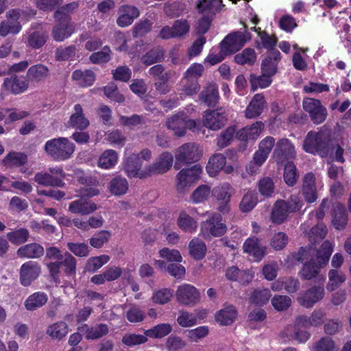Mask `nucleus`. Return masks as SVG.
<instances>
[{
    "label": "nucleus",
    "mask_w": 351,
    "mask_h": 351,
    "mask_svg": "<svg viewBox=\"0 0 351 351\" xmlns=\"http://www.w3.org/2000/svg\"><path fill=\"white\" fill-rule=\"evenodd\" d=\"M332 251V244L325 241L317 250L316 257L311 258L303 263L298 272L299 276L304 280H314L318 283L323 282L325 277L321 274V269L328 263Z\"/></svg>",
    "instance_id": "1"
},
{
    "label": "nucleus",
    "mask_w": 351,
    "mask_h": 351,
    "mask_svg": "<svg viewBox=\"0 0 351 351\" xmlns=\"http://www.w3.org/2000/svg\"><path fill=\"white\" fill-rule=\"evenodd\" d=\"M302 149L305 152L322 158L331 156L334 147L330 130L322 127L318 131H309L304 139Z\"/></svg>",
    "instance_id": "2"
},
{
    "label": "nucleus",
    "mask_w": 351,
    "mask_h": 351,
    "mask_svg": "<svg viewBox=\"0 0 351 351\" xmlns=\"http://www.w3.org/2000/svg\"><path fill=\"white\" fill-rule=\"evenodd\" d=\"M75 149V145L65 137L48 140L44 146L47 155L54 161H64L71 158Z\"/></svg>",
    "instance_id": "3"
},
{
    "label": "nucleus",
    "mask_w": 351,
    "mask_h": 351,
    "mask_svg": "<svg viewBox=\"0 0 351 351\" xmlns=\"http://www.w3.org/2000/svg\"><path fill=\"white\" fill-rule=\"evenodd\" d=\"M76 258L69 252L64 254L62 259L47 263L49 275L56 282H60L59 274L60 268L63 267L64 274L69 277H75L76 274Z\"/></svg>",
    "instance_id": "4"
},
{
    "label": "nucleus",
    "mask_w": 351,
    "mask_h": 351,
    "mask_svg": "<svg viewBox=\"0 0 351 351\" xmlns=\"http://www.w3.org/2000/svg\"><path fill=\"white\" fill-rule=\"evenodd\" d=\"M179 170L176 176V189L179 193H184L199 180L202 168L200 165L195 164L190 168L183 167Z\"/></svg>",
    "instance_id": "5"
},
{
    "label": "nucleus",
    "mask_w": 351,
    "mask_h": 351,
    "mask_svg": "<svg viewBox=\"0 0 351 351\" xmlns=\"http://www.w3.org/2000/svg\"><path fill=\"white\" fill-rule=\"evenodd\" d=\"M302 205L298 195H291L289 201L278 199L273 206L271 219H287L289 214L299 211Z\"/></svg>",
    "instance_id": "6"
},
{
    "label": "nucleus",
    "mask_w": 351,
    "mask_h": 351,
    "mask_svg": "<svg viewBox=\"0 0 351 351\" xmlns=\"http://www.w3.org/2000/svg\"><path fill=\"white\" fill-rule=\"evenodd\" d=\"M202 156L197 146L194 143H185L179 147L176 153L173 167L176 170L197 162Z\"/></svg>",
    "instance_id": "7"
},
{
    "label": "nucleus",
    "mask_w": 351,
    "mask_h": 351,
    "mask_svg": "<svg viewBox=\"0 0 351 351\" xmlns=\"http://www.w3.org/2000/svg\"><path fill=\"white\" fill-rule=\"evenodd\" d=\"M233 32L228 34L219 43V47L223 49L229 55L232 54L240 50L245 43L251 40V34L246 30Z\"/></svg>",
    "instance_id": "8"
},
{
    "label": "nucleus",
    "mask_w": 351,
    "mask_h": 351,
    "mask_svg": "<svg viewBox=\"0 0 351 351\" xmlns=\"http://www.w3.org/2000/svg\"><path fill=\"white\" fill-rule=\"evenodd\" d=\"M302 107L304 110L308 114L311 121L315 125L323 123L328 115L326 108L317 99L304 98Z\"/></svg>",
    "instance_id": "9"
},
{
    "label": "nucleus",
    "mask_w": 351,
    "mask_h": 351,
    "mask_svg": "<svg viewBox=\"0 0 351 351\" xmlns=\"http://www.w3.org/2000/svg\"><path fill=\"white\" fill-rule=\"evenodd\" d=\"M295 149L291 141L283 138L279 139L274 148L272 158L278 165H284L295 157Z\"/></svg>",
    "instance_id": "10"
},
{
    "label": "nucleus",
    "mask_w": 351,
    "mask_h": 351,
    "mask_svg": "<svg viewBox=\"0 0 351 351\" xmlns=\"http://www.w3.org/2000/svg\"><path fill=\"white\" fill-rule=\"evenodd\" d=\"M41 274V267L38 262L29 261L23 263L19 271V280L24 287H29Z\"/></svg>",
    "instance_id": "11"
},
{
    "label": "nucleus",
    "mask_w": 351,
    "mask_h": 351,
    "mask_svg": "<svg viewBox=\"0 0 351 351\" xmlns=\"http://www.w3.org/2000/svg\"><path fill=\"white\" fill-rule=\"evenodd\" d=\"M75 31V25L68 16L62 17L53 27L51 36L56 42L69 38Z\"/></svg>",
    "instance_id": "12"
},
{
    "label": "nucleus",
    "mask_w": 351,
    "mask_h": 351,
    "mask_svg": "<svg viewBox=\"0 0 351 351\" xmlns=\"http://www.w3.org/2000/svg\"><path fill=\"white\" fill-rule=\"evenodd\" d=\"M176 295L177 301L185 306H193L200 300L199 291L195 287L189 284L179 286Z\"/></svg>",
    "instance_id": "13"
},
{
    "label": "nucleus",
    "mask_w": 351,
    "mask_h": 351,
    "mask_svg": "<svg viewBox=\"0 0 351 351\" xmlns=\"http://www.w3.org/2000/svg\"><path fill=\"white\" fill-rule=\"evenodd\" d=\"M324 295V287L322 285H315L306 291L300 293L298 297V301L301 306L310 308L317 302L322 300Z\"/></svg>",
    "instance_id": "14"
},
{
    "label": "nucleus",
    "mask_w": 351,
    "mask_h": 351,
    "mask_svg": "<svg viewBox=\"0 0 351 351\" xmlns=\"http://www.w3.org/2000/svg\"><path fill=\"white\" fill-rule=\"evenodd\" d=\"M29 85V83L26 77L16 74L5 77L3 83L5 90L15 95L25 93L28 89Z\"/></svg>",
    "instance_id": "15"
},
{
    "label": "nucleus",
    "mask_w": 351,
    "mask_h": 351,
    "mask_svg": "<svg viewBox=\"0 0 351 351\" xmlns=\"http://www.w3.org/2000/svg\"><path fill=\"white\" fill-rule=\"evenodd\" d=\"M226 121V116L221 109L206 110L204 113L203 124L210 130H218L224 126Z\"/></svg>",
    "instance_id": "16"
},
{
    "label": "nucleus",
    "mask_w": 351,
    "mask_h": 351,
    "mask_svg": "<svg viewBox=\"0 0 351 351\" xmlns=\"http://www.w3.org/2000/svg\"><path fill=\"white\" fill-rule=\"evenodd\" d=\"M142 160L138 154H132L125 160L124 169L130 178H145L147 177V167L141 170Z\"/></svg>",
    "instance_id": "17"
},
{
    "label": "nucleus",
    "mask_w": 351,
    "mask_h": 351,
    "mask_svg": "<svg viewBox=\"0 0 351 351\" xmlns=\"http://www.w3.org/2000/svg\"><path fill=\"white\" fill-rule=\"evenodd\" d=\"M173 161V157L170 152H162L155 162L147 167V177L166 173L172 166Z\"/></svg>",
    "instance_id": "18"
},
{
    "label": "nucleus",
    "mask_w": 351,
    "mask_h": 351,
    "mask_svg": "<svg viewBox=\"0 0 351 351\" xmlns=\"http://www.w3.org/2000/svg\"><path fill=\"white\" fill-rule=\"evenodd\" d=\"M221 221H203L201 223L200 234L204 239L210 235L215 237L223 236L227 231V226Z\"/></svg>",
    "instance_id": "19"
},
{
    "label": "nucleus",
    "mask_w": 351,
    "mask_h": 351,
    "mask_svg": "<svg viewBox=\"0 0 351 351\" xmlns=\"http://www.w3.org/2000/svg\"><path fill=\"white\" fill-rule=\"evenodd\" d=\"M265 124L261 121H256L250 125L245 126L237 132V138L243 142L258 138L264 130Z\"/></svg>",
    "instance_id": "20"
},
{
    "label": "nucleus",
    "mask_w": 351,
    "mask_h": 351,
    "mask_svg": "<svg viewBox=\"0 0 351 351\" xmlns=\"http://www.w3.org/2000/svg\"><path fill=\"white\" fill-rule=\"evenodd\" d=\"M281 60V53L279 50L270 51L266 53V56L261 62V71L267 73L272 77L278 71V65Z\"/></svg>",
    "instance_id": "21"
},
{
    "label": "nucleus",
    "mask_w": 351,
    "mask_h": 351,
    "mask_svg": "<svg viewBox=\"0 0 351 351\" xmlns=\"http://www.w3.org/2000/svg\"><path fill=\"white\" fill-rule=\"evenodd\" d=\"M49 75L48 67L41 63L32 65L27 70L26 78L29 84H38L45 80Z\"/></svg>",
    "instance_id": "22"
},
{
    "label": "nucleus",
    "mask_w": 351,
    "mask_h": 351,
    "mask_svg": "<svg viewBox=\"0 0 351 351\" xmlns=\"http://www.w3.org/2000/svg\"><path fill=\"white\" fill-rule=\"evenodd\" d=\"M27 161L28 156L25 153L11 151L3 158L1 164L6 168L13 169L23 167Z\"/></svg>",
    "instance_id": "23"
},
{
    "label": "nucleus",
    "mask_w": 351,
    "mask_h": 351,
    "mask_svg": "<svg viewBox=\"0 0 351 351\" xmlns=\"http://www.w3.org/2000/svg\"><path fill=\"white\" fill-rule=\"evenodd\" d=\"M265 104L266 101L263 95L261 93L256 94L245 110V117L248 119H254L259 117L263 111Z\"/></svg>",
    "instance_id": "24"
},
{
    "label": "nucleus",
    "mask_w": 351,
    "mask_h": 351,
    "mask_svg": "<svg viewBox=\"0 0 351 351\" xmlns=\"http://www.w3.org/2000/svg\"><path fill=\"white\" fill-rule=\"evenodd\" d=\"M245 253L252 256L254 261L258 262L265 255V247L261 245L258 239L254 238L247 239L243 245Z\"/></svg>",
    "instance_id": "25"
},
{
    "label": "nucleus",
    "mask_w": 351,
    "mask_h": 351,
    "mask_svg": "<svg viewBox=\"0 0 351 351\" xmlns=\"http://www.w3.org/2000/svg\"><path fill=\"white\" fill-rule=\"evenodd\" d=\"M184 119H186V112L179 111L167 119L166 126L168 129L173 130L177 136H184L186 134V131L184 130Z\"/></svg>",
    "instance_id": "26"
},
{
    "label": "nucleus",
    "mask_w": 351,
    "mask_h": 351,
    "mask_svg": "<svg viewBox=\"0 0 351 351\" xmlns=\"http://www.w3.org/2000/svg\"><path fill=\"white\" fill-rule=\"evenodd\" d=\"M44 254V247L38 243H31L22 245L16 250V254L19 257L29 259L39 258Z\"/></svg>",
    "instance_id": "27"
},
{
    "label": "nucleus",
    "mask_w": 351,
    "mask_h": 351,
    "mask_svg": "<svg viewBox=\"0 0 351 351\" xmlns=\"http://www.w3.org/2000/svg\"><path fill=\"white\" fill-rule=\"evenodd\" d=\"M96 209L97 205L94 202L87 201L83 198L71 202L69 207V210L72 213L82 215L90 214Z\"/></svg>",
    "instance_id": "28"
},
{
    "label": "nucleus",
    "mask_w": 351,
    "mask_h": 351,
    "mask_svg": "<svg viewBox=\"0 0 351 351\" xmlns=\"http://www.w3.org/2000/svg\"><path fill=\"white\" fill-rule=\"evenodd\" d=\"M199 97L200 101L208 106H216L219 99L217 86L215 84H210L202 90Z\"/></svg>",
    "instance_id": "29"
},
{
    "label": "nucleus",
    "mask_w": 351,
    "mask_h": 351,
    "mask_svg": "<svg viewBox=\"0 0 351 351\" xmlns=\"http://www.w3.org/2000/svg\"><path fill=\"white\" fill-rule=\"evenodd\" d=\"M74 110L75 112L72 114L69 118V125L73 128L80 130L86 129L90 123L84 114L82 106L79 104H75L74 106Z\"/></svg>",
    "instance_id": "30"
},
{
    "label": "nucleus",
    "mask_w": 351,
    "mask_h": 351,
    "mask_svg": "<svg viewBox=\"0 0 351 351\" xmlns=\"http://www.w3.org/2000/svg\"><path fill=\"white\" fill-rule=\"evenodd\" d=\"M237 317V311L234 306L227 305L215 315V320L222 326L232 324Z\"/></svg>",
    "instance_id": "31"
},
{
    "label": "nucleus",
    "mask_w": 351,
    "mask_h": 351,
    "mask_svg": "<svg viewBox=\"0 0 351 351\" xmlns=\"http://www.w3.org/2000/svg\"><path fill=\"white\" fill-rule=\"evenodd\" d=\"M48 300L47 295L42 291L35 292L27 297L24 302L25 308L34 311L43 306Z\"/></svg>",
    "instance_id": "32"
},
{
    "label": "nucleus",
    "mask_w": 351,
    "mask_h": 351,
    "mask_svg": "<svg viewBox=\"0 0 351 351\" xmlns=\"http://www.w3.org/2000/svg\"><path fill=\"white\" fill-rule=\"evenodd\" d=\"M34 180L37 184L45 186L64 187L65 185L64 180L55 178L49 172H37Z\"/></svg>",
    "instance_id": "33"
},
{
    "label": "nucleus",
    "mask_w": 351,
    "mask_h": 351,
    "mask_svg": "<svg viewBox=\"0 0 351 351\" xmlns=\"http://www.w3.org/2000/svg\"><path fill=\"white\" fill-rule=\"evenodd\" d=\"M129 189L128 180L121 176H117L113 178L108 185L109 192L115 196L125 195Z\"/></svg>",
    "instance_id": "34"
},
{
    "label": "nucleus",
    "mask_w": 351,
    "mask_h": 351,
    "mask_svg": "<svg viewBox=\"0 0 351 351\" xmlns=\"http://www.w3.org/2000/svg\"><path fill=\"white\" fill-rule=\"evenodd\" d=\"M190 256L195 261L202 260L207 252L205 242L199 238H193L189 243Z\"/></svg>",
    "instance_id": "35"
},
{
    "label": "nucleus",
    "mask_w": 351,
    "mask_h": 351,
    "mask_svg": "<svg viewBox=\"0 0 351 351\" xmlns=\"http://www.w3.org/2000/svg\"><path fill=\"white\" fill-rule=\"evenodd\" d=\"M258 37L260 40L255 42L257 49H266L267 50V53L270 51L278 50L276 48L278 38L275 35H269L266 31H263Z\"/></svg>",
    "instance_id": "36"
},
{
    "label": "nucleus",
    "mask_w": 351,
    "mask_h": 351,
    "mask_svg": "<svg viewBox=\"0 0 351 351\" xmlns=\"http://www.w3.org/2000/svg\"><path fill=\"white\" fill-rule=\"evenodd\" d=\"M226 163V158L222 154H216L209 158L206 171L210 176H215Z\"/></svg>",
    "instance_id": "37"
},
{
    "label": "nucleus",
    "mask_w": 351,
    "mask_h": 351,
    "mask_svg": "<svg viewBox=\"0 0 351 351\" xmlns=\"http://www.w3.org/2000/svg\"><path fill=\"white\" fill-rule=\"evenodd\" d=\"M77 49L75 45L66 47L60 46L55 50V60L59 62L74 60L77 56Z\"/></svg>",
    "instance_id": "38"
},
{
    "label": "nucleus",
    "mask_w": 351,
    "mask_h": 351,
    "mask_svg": "<svg viewBox=\"0 0 351 351\" xmlns=\"http://www.w3.org/2000/svg\"><path fill=\"white\" fill-rule=\"evenodd\" d=\"M72 79L79 81V84L83 87H88L93 84L95 81V75L91 70L86 69L82 71L77 69L72 73Z\"/></svg>",
    "instance_id": "39"
},
{
    "label": "nucleus",
    "mask_w": 351,
    "mask_h": 351,
    "mask_svg": "<svg viewBox=\"0 0 351 351\" xmlns=\"http://www.w3.org/2000/svg\"><path fill=\"white\" fill-rule=\"evenodd\" d=\"M258 194L254 190L247 191L243 195L239 208L243 213L251 211L258 204Z\"/></svg>",
    "instance_id": "40"
},
{
    "label": "nucleus",
    "mask_w": 351,
    "mask_h": 351,
    "mask_svg": "<svg viewBox=\"0 0 351 351\" xmlns=\"http://www.w3.org/2000/svg\"><path fill=\"white\" fill-rule=\"evenodd\" d=\"M172 331V326L170 324L162 323L154 326L153 328L145 330L144 334L154 339H161L168 335Z\"/></svg>",
    "instance_id": "41"
},
{
    "label": "nucleus",
    "mask_w": 351,
    "mask_h": 351,
    "mask_svg": "<svg viewBox=\"0 0 351 351\" xmlns=\"http://www.w3.org/2000/svg\"><path fill=\"white\" fill-rule=\"evenodd\" d=\"M118 156L113 149L104 151L98 160V166L102 169H108L113 167L117 162Z\"/></svg>",
    "instance_id": "42"
},
{
    "label": "nucleus",
    "mask_w": 351,
    "mask_h": 351,
    "mask_svg": "<svg viewBox=\"0 0 351 351\" xmlns=\"http://www.w3.org/2000/svg\"><path fill=\"white\" fill-rule=\"evenodd\" d=\"M46 333L53 339L60 340L68 333V326L64 322H58L47 327Z\"/></svg>",
    "instance_id": "43"
},
{
    "label": "nucleus",
    "mask_w": 351,
    "mask_h": 351,
    "mask_svg": "<svg viewBox=\"0 0 351 351\" xmlns=\"http://www.w3.org/2000/svg\"><path fill=\"white\" fill-rule=\"evenodd\" d=\"M85 331V337L88 340H94L101 338L109 332V327L106 324H99L93 327H87Z\"/></svg>",
    "instance_id": "44"
},
{
    "label": "nucleus",
    "mask_w": 351,
    "mask_h": 351,
    "mask_svg": "<svg viewBox=\"0 0 351 351\" xmlns=\"http://www.w3.org/2000/svg\"><path fill=\"white\" fill-rule=\"evenodd\" d=\"M256 60V53L252 48H245L242 52L234 56V61L240 65L247 64L252 66Z\"/></svg>",
    "instance_id": "45"
},
{
    "label": "nucleus",
    "mask_w": 351,
    "mask_h": 351,
    "mask_svg": "<svg viewBox=\"0 0 351 351\" xmlns=\"http://www.w3.org/2000/svg\"><path fill=\"white\" fill-rule=\"evenodd\" d=\"M257 188L260 194L266 198L271 197L275 191V184L270 177L261 178L257 183Z\"/></svg>",
    "instance_id": "46"
},
{
    "label": "nucleus",
    "mask_w": 351,
    "mask_h": 351,
    "mask_svg": "<svg viewBox=\"0 0 351 351\" xmlns=\"http://www.w3.org/2000/svg\"><path fill=\"white\" fill-rule=\"evenodd\" d=\"M235 126H229L222 131L217 138V145L219 148H224L230 145L234 138L237 137Z\"/></svg>",
    "instance_id": "47"
},
{
    "label": "nucleus",
    "mask_w": 351,
    "mask_h": 351,
    "mask_svg": "<svg viewBox=\"0 0 351 351\" xmlns=\"http://www.w3.org/2000/svg\"><path fill=\"white\" fill-rule=\"evenodd\" d=\"M164 59V51L162 49L156 47L149 50L141 58L142 62L149 66L154 63L161 62Z\"/></svg>",
    "instance_id": "48"
},
{
    "label": "nucleus",
    "mask_w": 351,
    "mask_h": 351,
    "mask_svg": "<svg viewBox=\"0 0 351 351\" xmlns=\"http://www.w3.org/2000/svg\"><path fill=\"white\" fill-rule=\"evenodd\" d=\"M22 29L19 21H3L0 23V36L5 37L9 34H17Z\"/></svg>",
    "instance_id": "49"
},
{
    "label": "nucleus",
    "mask_w": 351,
    "mask_h": 351,
    "mask_svg": "<svg viewBox=\"0 0 351 351\" xmlns=\"http://www.w3.org/2000/svg\"><path fill=\"white\" fill-rule=\"evenodd\" d=\"M111 49L109 46L105 45L101 51L93 52L89 57L90 61L93 64L107 63L111 60Z\"/></svg>",
    "instance_id": "50"
},
{
    "label": "nucleus",
    "mask_w": 351,
    "mask_h": 351,
    "mask_svg": "<svg viewBox=\"0 0 351 351\" xmlns=\"http://www.w3.org/2000/svg\"><path fill=\"white\" fill-rule=\"evenodd\" d=\"M47 36L41 31L31 32L27 38L28 45L34 49L41 48L47 42Z\"/></svg>",
    "instance_id": "51"
},
{
    "label": "nucleus",
    "mask_w": 351,
    "mask_h": 351,
    "mask_svg": "<svg viewBox=\"0 0 351 351\" xmlns=\"http://www.w3.org/2000/svg\"><path fill=\"white\" fill-rule=\"evenodd\" d=\"M298 173L295 165L293 162H288L285 164L283 178L285 182L289 186L295 184L298 178Z\"/></svg>",
    "instance_id": "52"
},
{
    "label": "nucleus",
    "mask_w": 351,
    "mask_h": 351,
    "mask_svg": "<svg viewBox=\"0 0 351 351\" xmlns=\"http://www.w3.org/2000/svg\"><path fill=\"white\" fill-rule=\"evenodd\" d=\"M232 186L228 183H223L215 186L211 191L212 195L219 201H230Z\"/></svg>",
    "instance_id": "53"
},
{
    "label": "nucleus",
    "mask_w": 351,
    "mask_h": 351,
    "mask_svg": "<svg viewBox=\"0 0 351 351\" xmlns=\"http://www.w3.org/2000/svg\"><path fill=\"white\" fill-rule=\"evenodd\" d=\"M210 194V187L206 184H202L193 192L191 199L195 204L202 203L209 199Z\"/></svg>",
    "instance_id": "54"
},
{
    "label": "nucleus",
    "mask_w": 351,
    "mask_h": 351,
    "mask_svg": "<svg viewBox=\"0 0 351 351\" xmlns=\"http://www.w3.org/2000/svg\"><path fill=\"white\" fill-rule=\"evenodd\" d=\"M327 232L326 226L322 222H319L310 230L308 235L310 241L312 243H316L319 240L323 239L327 234Z\"/></svg>",
    "instance_id": "55"
},
{
    "label": "nucleus",
    "mask_w": 351,
    "mask_h": 351,
    "mask_svg": "<svg viewBox=\"0 0 351 351\" xmlns=\"http://www.w3.org/2000/svg\"><path fill=\"white\" fill-rule=\"evenodd\" d=\"M29 236V232L25 228H20L7 234L8 239L15 245H19L25 243Z\"/></svg>",
    "instance_id": "56"
},
{
    "label": "nucleus",
    "mask_w": 351,
    "mask_h": 351,
    "mask_svg": "<svg viewBox=\"0 0 351 351\" xmlns=\"http://www.w3.org/2000/svg\"><path fill=\"white\" fill-rule=\"evenodd\" d=\"M270 297L271 292L269 289H257L252 292L250 300L253 304L263 306L268 302Z\"/></svg>",
    "instance_id": "57"
},
{
    "label": "nucleus",
    "mask_w": 351,
    "mask_h": 351,
    "mask_svg": "<svg viewBox=\"0 0 351 351\" xmlns=\"http://www.w3.org/2000/svg\"><path fill=\"white\" fill-rule=\"evenodd\" d=\"M104 95L113 102L123 103L125 97L118 91L117 86L114 83H109L104 87Z\"/></svg>",
    "instance_id": "58"
},
{
    "label": "nucleus",
    "mask_w": 351,
    "mask_h": 351,
    "mask_svg": "<svg viewBox=\"0 0 351 351\" xmlns=\"http://www.w3.org/2000/svg\"><path fill=\"white\" fill-rule=\"evenodd\" d=\"M147 341V336L145 334L143 335L135 333H126L123 336L121 339L122 343L128 347L141 345L146 343Z\"/></svg>",
    "instance_id": "59"
},
{
    "label": "nucleus",
    "mask_w": 351,
    "mask_h": 351,
    "mask_svg": "<svg viewBox=\"0 0 351 351\" xmlns=\"http://www.w3.org/2000/svg\"><path fill=\"white\" fill-rule=\"evenodd\" d=\"M109 260L110 257L107 255L92 257L87 261L85 267L86 270L91 273H95Z\"/></svg>",
    "instance_id": "60"
},
{
    "label": "nucleus",
    "mask_w": 351,
    "mask_h": 351,
    "mask_svg": "<svg viewBox=\"0 0 351 351\" xmlns=\"http://www.w3.org/2000/svg\"><path fill=\"white\" fill-rule=\"evenodd\" d=\"M152 27V23L145 19L141 21L133 27L132 34L134 38H141L148 34Z\"/></svg>",
    "instance_id": "61"
},
{
    "label": "nucleus",
    "mask_w": 351,
    "mask_h": 351,
    "mask_svg": "<svg viewBox=\"0 0 351 351\" xmlns=\"http://www.w3.org/2000/svg\"><path fill=\"white\" fill-rule=\"evenodd\" d=\"M177 322L181 327H191L197 324L196 316L193 313H190L186 311H180Z\"/></svg>",
    "instance_id": "62"
},
{
    "label": "nucleus",
    "mask_w": 351,
    "mask_h": 351,
    "mask_svg": "<svg viewBox=\"0 0 351 351\" xmlns=\"http://www.w3.org/2000/svg\"><path fill=\"white\" fill-rule=\"evenodd\" d=\"M273 307L278 311L287 310L291 304V299L287 295H275L271 300Z\"/></svg>",
    "instance_id": "63"
},
{
    "label": "nucleus",
    "mask_w": 351,
    "mask_h": 351,
    "mask_svg": "<svg viewBox=\"0 0 351 351\" xmlns=\"http://www.w3.org/2000/svg\"><path fill=\"white\" fill-rule=\"evenodd\" d=\"M335 345L334 341L328 337L321 338L313 347V351H334Z\"/></svg>",
    "instance_id": "64"
}]
</instances>
